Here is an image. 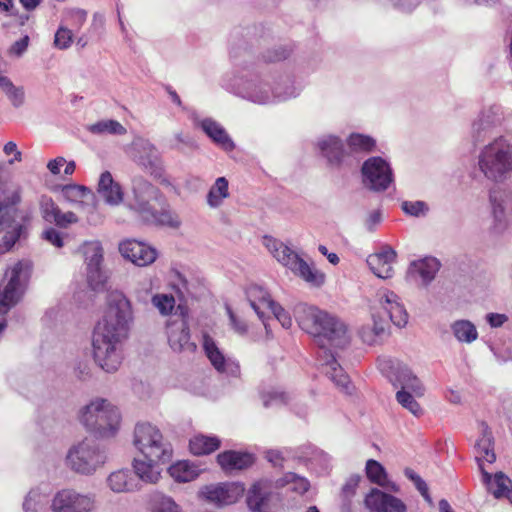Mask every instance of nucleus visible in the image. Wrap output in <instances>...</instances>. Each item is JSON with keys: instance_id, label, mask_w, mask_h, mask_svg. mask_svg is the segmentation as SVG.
<instances>
[{"instance_id": "a211bd4d", "label": "nucleus", "mask_w": 512, "mask_h": 512, "mask_svg": "<svg viewBox=\"0 0 512 512\" xmlns=\"http://www.w3.org/2000/svg\"><path fill=\"white\" fill-rule=\"evenodd\" d=\"M24 265L17 262L10 270V278L3 291L0 290V314H6L19 301L20 275Z\"/></svg>"}, {"instance_id": "de8ad7c7", "label": "nucleus", "mask_w": 512, "mask_h": 512, "mask_svg": "<svg viewBox=\"0 0 512 512\" xmlns=\"http://www.w3.org/2000/svg\"><path fill=\"white\" fill-rule=\"evenodd\" d=\"M72 43V31L65 26H59L54 36V46L59 50H66Z\"/></svg>"}, {"instance_id": "79ce46f5", "label": "nucleus", "mask_w": 512, "mask_h": 512, "mask_svg": "<svg viewBox=\"0 0 512 512\" xmlns=\"http://www.w3.org/2000/svg\"><path fill=\"white\" fill-rule=\"evenodd\" d=\"M92 133H109L114 135L126 134V128L116 120H102L90 126Z\"/></svg>"}, {"instance_id": "39448f33", "label": "nucleus", "mask_w": 512, "mask_h": 512, "mask_svg": "<svg viewBox=\"0 0 512 512\" xmlns=\"http://www.w3.org/2000/svg\"><path fill=\"white\" fill-rule=\"evenodd\" d=\"M264 245L273 256L284 266L288 267L296 275L313 287H320L325 282V274L305 262L296 252L284 243L265 236Z\"/></svg>"}, {"instance_id": "9b49d317", "label": "nucleus", "mask_w": 512, "mask_h": 512, "mask_svg": "<svg viewBox=\"0 0 512 512\" xmlns=\"http://www.w3.org/2000/svg\"><path fill=\"white\" fill-rule=\"evenodd\" d=\"M175 317V319L169 320L166 326L170 347L178 352H194L197 346L194 342L190 341L188 308L184 305H178Z\"/></svg>"}, {"instance_id": "ea45409f", "label": "nucleus", "mask_w": 512, "mask_h": 512, "mask_svg": "<svg viewBox=\"0 0 512 512\" xmlns=\"http://www.w3.org/2000/svg\"><path fill=\"white\" fill-rule=\"evenodd\" d=\"M351 152H371L375 147V140L370 136L353 133L347 139Z\"/></svg>"}, {"instance_id": "6e6d98bb", "label": "nucleus", "mask_w": 512, "mask_h": 512, "mask_svg": "<svg viewBox=\"0 0 512 512\" xmlns=\"http://www.w3.org/2000/svg\"><path fill=\"white\" fill-rule=\"evenodd\" d=\"M227 312L233 330L240 335L246 334L248 331L247 323L243 319L237 317L230 308L227 309Z\"/></svg>"}, {"instance_id": "e433bc0d", "label": "nucleus", "mask_w": 512, "mask_h": 512, "mask_svg": "<svg viewBox=\"0 0 512 512\" xmlns=\"http://www.w3.org/2000/svg\"><path fill=\"white\" fill-rule=\"evenodd\" d=\"M108 485L114 492H128L136 487L135 477L129 470H118L109 475Z\"/></svg>"}, {"instance_id": "5fc2aeb1", "label": "nucleus", "mask_w": 512, "mask_h": 512, "mask_svg": "<svg viewBox=\"0 0 512 512\" xmlns=\"http://www.w3.org/2000/svg\"><path fill=\"white\" fill-rule=\"evenodd\" d=\"M275 318L281 323V325L288 329L292 326V319L289 316V314L276 302L273 306L269 309Z\"/></svg>"}, {"instance_id": "b1692460", "label": "nucleus", "mask_w": 512, "mask_h": 512, "mask_svg": "<svg viewBox=\"0 0 512 512\" xmlns=\"http://www.w3.org/2000/svg\"><path fill=\"white\" fill-rule=\"evenodd\" d=\"M482 480L487 490L497 499L505 498L512 504V481L502 472L491 476L486 470L481 471Z\"/></svg>"}, {"instance_id": "f704fd0d", "label": "nucleus", "mask_w": 512, "mask_h": 512, "mask_svg": "<svg viewBox=\"0 0 512 512\" xmlns=\"http://www.w3.org/2000/svg\"><path fill=\"white\" fill-rule=\"evenodd\" d=\"M170 476L177 482H190L199 476L198 466L187 460L174 463L168 468Z\"/></svg>"}, {"instance_id": "c9c22d12", "label": "nucleus", "mask_w": 512, "mask_h": 512, "mask_svg": "<svg viewBox=\"0 0 512 512\" xmlns=\"http://www.w3.org/2000/svg\"><path fill=\"white\" fill-rule=\"evenodd\" d=\"M203 348L212 366L218 372H225L227 360L223 353L218 348V346L216 345L214 339L208 334L203 335Z\"/></svg>"}, {"instance_id": "f8f14e48", "label": "nucleus", "mask_w": 512, "mask_h": 512, "mask_svg": "<svg viewBox=\"0 0 512 512\" xmlns=\"http://www.w3.org/2000/svg\"><path fill=\"white\" fill-rule=\"evenodd\" d=\"M95 506L93 494L80 493L72 488L59 490L51 501L52 512H92Z\"/></svg>"}, {"instance_id": "bb28decb", "label": "nucleus", "mask_w": 512, "mask_h": 512, "mask_svg": "<svg viewBox=\"0 0 512 512\" xmlns=\"http://www.w3.org/2000/svg\"><path fill=\"white\" fill-rule=\"evenodd\" d=\"M481 436L475 444L476 461L481 471L485 470L484 463H493L496 460L493 437L491 431L484 424L481 425Z\"/></svg>"}, {"instance_id": "412c9836", "label": "nucleus", "mask_w": 512, "mask_h": 512, "mask_svg": "<svg viewBox=\"0 0 512 512\" xmlns=\"http://www.w3.org/2000/svg\"><path fill=\"white\" fill-rule=\"evenodd\" d=\"M217 463L221 469L231 474L234 471H241L251 467L254 464V456L248 452L227 450L217 455Z\"/></svg>"}, {"instance_id": "cd10ccee", "label": "nucleus", "mask_w": 512, "mask_h": 512, "mask_svg": "<svg viewBox=\"0 0 512 512\" xmlns=\"http://www.w3.org/2000/svg\"><path fill=\"white\" fill-rule=\"evenodd\" d=\"M271 495L269 485L264 481L254 483L247 494V505L252 512H268Z\"/></svg>"}, {"instance_id": "6ab92c4d", "label": "nucleus", "mask_w": 512, "mask_h": 512, "mask_svg": "<svg viewBox=\"0 0 512 512\" xmlns=\"http://www.w3.org/2000/svg\"><path fill=\"white\" fill-rule=\"evenodd\" d=\"M396 257V252L386 246L380 252L369 255L367 264L377 277L389 279L394 274L393 265L396 262Z\"/></svg>"}, {"instance_id": "f257e3e1", "label": "nucleus", "mask_w": 512, "mask_h": 512, "mask_svg": "<svg viewBox=\"0 0 512 512\" xmlns=\"http://www.w3.org/2000/svg\"><path fill=\"white\" fill-rule=\"evenodd\" d=\"M300 328L312 335L318 344L324 360L325 373L339 387L348 391L349 376L336 360L332 348H344L349 344L346 325L336 316L315 306L299 304L294 310Z\"/></svg>"}, {"instance_id": "7ed1b4c3", "label": "nucleus", "mask_w": 512, "mask_h": 512, "mask_svg": "<svg viewBox=\"0 0 512 512\" xmlns=\"http://www.w3.org/2000/svg\"><path fill=\"white\" fill-rule=\"evenodd\" d=\"M129 207L148 224L172 228L180 225L178 216L171 211L165 195L141 176L132 180Z\"/></svg>"}, {"instance_id": "338daca9", "label": "nucleus", "mask_w": 512, "mask_h": 512, "mask_svg": "<svg viewBox=\"0 0 512 512\" xmlns=\"http://www.w3.org/2000/svg\"><path fill=\"white\" fill-rule=\"evenodd\" d=\"M21 5L28 11L34 10L40 3L41 0H19Z\"/></svg>"}, {"instance_id": "aec40b11", "label": "nucleus", "mask_w": 512, "mask_h": 512, "mask_svg": "<svg viewBox=\"0 0 512 512\" xmlns=\"http://www.w3.org/2000/svg\"><path fill=\"white\" fill-rule=\"evenodd\" d=\"M441 267L438 259L434 257H425L413 261L408 268V277L422 285H427L436 276Z\"/></svg>"}, {"instance_id": "423d86ee", "label": "nucleus", "mask_w": 512, "mask_h": 512, "mask_svg": "<svg viewBox=\"0 0 512 512\" xmlns=\"http://www.w3.org/2000/svg\"><path fill=\"white\" fill-rule=\"evenodd\" d=\"M81 422L96 436L112 437L120 425V413L105 399H99L87 405L82 412Z\"/></svg>"}, {"instance_id": "052dcab7", "label": "nucleus", "mask_w": 512, "mask_h": 512, "mask_svg": "<svg viewBox=\"0 0 512 512\" xmlns=\"http://www.w3.org/2000/svg\"><path fill=\"white\" fill-rule=\"evenodd\" d=\"M28 44H29V37L26 35L24 37H22L20 40L16 41L12 47H11V51L20 56L28 47Z\"/></svg>"}, {"instance_id": "2eb2a0df", "label": "nucleus", "mask_w": 512, "mask_h": 512, "mask_svg": "<svg viewBox=\"0 0 512 512\" xmlns=\"http://www.w3.org/2000/svg\"><path fill=\"white\" fill-rule=\"evenodd\" d=\"M119 251L124 258L140 267L152 264L157 258L155 248L134 239L121 242Z\"/></svg>"}, {"instance_id": "393cba45", "label": "nucleus", "mask_w": 512, "mask_h": 512, "mask_svg": "<svg viewBox=\"0 0 512 512\" xmlns=\"http://www.w3.org/2000/svg\"><path fill=\"white\" fill-rule=\"evenodd\" d=\"M21 190L19 188L5 194L0 201V232L7 227H12L15 218L19 214L18 205L21 203Z\"/></svg>"}, {"instance_id": "58836bf2", "label": "nucleus", "mask_w": 512, "mask_h": 512, "mask_svg": "<svg viewBox=\"0 0 512 512\" xmlns=\"http://www.w3.org/2000/svg\"><path fill=\"white\" fill-rule=\"evenodd\" d=\"M452 331L459 342L472 343L478 337L475 325L468 320H458L452 325Z\"/></svg>"}, {"instance_id": "f3484780", "label": "nucleus", "mask_w": 512, "mask_h": 512, "mask_svg": "<svg viewBox=\"0 0 512 512\" xmlns=\"http://www.w3.org/2000/svg\"><path fill=\"white\" fill-rule=\"evenodd\" d=\"M503 111L500 106L492 105L484 108L473 122L472 133L476 141H482L494 128L501 125Z\"/></svg>"}, {"instance_id": "5701e85b", "label": "nucleus", "mask_w": 512, "mask_h": 512, "mask_svg": "<svg viewBox=\"0 0 512 512\" xmlns=\"http://www.w3.org/2000/svg\"><path fill=\"white\" fill-rule=\"evenodd\" d=\"M379 302L395 326L404 327L407 324L408 313L399 302L397 294L393 291L385 290L379 294Z\"/></svg>"}, {"instance_id": "9d476101", "label": "nucleus", "mask_w": 512, "mask_h": 512, "mask_svg": "<svg viewBox=\"0 0 512 512\" xmlns=\"http://www.w3.org/2000/svg\"><path fill=\"white\" fill-rule=\"evenodd\" d=\"M490 217L488 231L492 236L505 234L512 226V193L493 189L489 194Z\"/></svg>"}, {"instance_id": "13d9d810", "label": "nucleus", "mask_w": 512, "mask_h": 512, "mask_svg": "<svg viewBox=\"0 0 512 512\" xmlns=\"http://www.w3.org/2000/svg\"><path fill=\"white\" fill-rule=\"evenodd\" d=\"M3 151L6 155H10L11 153H14V159L9 160L10 164H13L15 161L20 162L22 161V153L17 149V145L13 141H9L4 145Z\"/></svg>"}, {"instance_id": "680f3d73", "label": "nucleus", "mask_w": 512, "mask_h": 512, "mask_svg": "<svg viewBox=\"0 0 512 512\" xmlns=\"http://www.w3.org/2000/svg\"><path fill=\"white\" fill-rule=\"evenodd\" d=\"M66 163V160L65 158L63 157H57L53 160H50L47 164V168L49 169V171L54 174V175H57L60 173V167L63 166L64 164Z\"/></svg>"}, {"instance_id": "dca6fc26", "label": "nucleus", "mask_w": 512, "mask_h": 512, "mask_svg": "<svg viewBox=\"0 0 512 512\" xmlns=\"http://www.w3.org/2000/svg\"><path fill=\"white\" fill-rule=\"evenodd\" d=\"M364 505L370 512H406V506L399 498L377 488H372L365 496Z\"/></svg>"}, {"instance_id": "0eeeda50", "label": "nucleus", "mask_w": 512, "mask_h": 512, "mask_svg": "<svg viewBox=\"0 0 512 512\" xmlns=\"http://www.w3.org/2000/svg\"><path fill=\"white\" fill-rule=\"evenodd\" d=\"M133 442L144 458H151L153 461H170L173 457L171 443L165 440L160 429L151 423L144 422L136 425Z\"/></svg>"}, {"instance_id": "c756f323", "label": "nucleus", "mask_w": 512, "mask_h": 512, "mask_svg": "<svg viewBox=\"0 0 512 512\" xmlns=\"http://www.w3.org/2000/svg\"><path fill=\"white\" fill-rule=\"evenodd\" d=\"M200 127L205 134L223 150L232 151L235 148L234 142L218 122L207 118L201 121Z\"/></svg>"}, {"instance_id": "4d7b16f0", "label": "nucleus", "mask_w": 512, "mask_h": 512, "mask_svg": "<svg viewBox=\"0 0 512 512\" xmlns=\"http://www.w3.org/2000/svg\"><path fill=\"white\" fill-rule=\"evenodd\" d=\"M289 54L290 50L280 47L279 49L267 51L263 57L266 62H277L286 59Z\"/></svg>"}, {"instance_id": "ddd939ff", "label": "nucleus", "mask_w": 512, "mask_h": 512, "mask_svg": "<svg viewBox=\"0 0 512 512\" xmlns=\"http://www.w3.org/2000/svg\"><path fill=\"white\" fill-rule=\"evenodd\" d=\"M363 182L374 191H384L393 181L389 164L381 157H371L362 165Z\"/></svg>"}, {"instance_id": "6e6552de", "label": "nucleus", "mask_w": 512, "mask_h": 512, "mask_svg": "<svg viewBox=\"0 0 512 512\" xmlns=\"http://www.w3.org/2000/svg\"><path fill=\"white\" fill-rule=\"evenodd\" d=\"M389 362L380 364L381 370L387 373V377L393 382V385L401 387L396 393L397 401L407 410L414 415L421 413L420 405L415 401L409 390L414 392L416 395H422V387L419 379L412 374L407 367H398L395 371L393 367L389 365Z\"/></svg>"}, {"instance_id": "09e8293b", "label": "nucleus", "mask_w": 512, "mask_h": 512, "mask_svg": "<svg viewBox=\"0 0 512 512\" xmlns=\"http://www.w3.org/2000/svg\"><path fill=\"white\" fill-rule=\"evenodd\" d=\"M21 231L22 225L17 224L15 227H13L12 231H8L5 233V235L2 238V241L0 242V255L12 249V247L19 240Z\"/></svg>"}, {"instance_id": "473e14b6", "label": "nucleus", "mask_w": 512, "mask_h": 512, "mask_svg": "<svg viewBox=\"0 0 512 512\" xmlns=\"http://www.w3.org/2000/svg\"><path fill=\"white\" fill-rule=\"evenodd\" d=\"M246 296L251 307L260 318L263 317V313L260 311L261 306L270 309L275 303V301L271 299L270 294L261 286L256 284H252L247 287Z\"/></svg>"}, {"instance_id": "4468645a", "label": "nucleus", "mask_w": 512, "mask_h": 512, "mask_svg": "<svg viewBox=\"0 0 512 512\" xmlns=\"http://www.w3.org/2000/svg\"><path fill=\"white\" fill-rule=\"evenodd\" d=\"M83 254L87 263V281L94 291L104 289L107 277L101 269L103 248L99 242L85 243Z\"/></svg>"}, {"instance_id": "bf43d9fd", "label": "nucleus", "mask_w": 512, "mask_h": 512, "mask_svg": "<svg viewBox=\"0 0 512 512\" xmlns=\"http://www.w3.org/2000/svg\"><path fill=\"white\" fill-rule=\"evenodd\" d=\"M486 318L490 326L494 328L502 326L507 321L506 315L498 313H489Z\"/></svg>"}, {"instance_id": "7c9ffc66", "label": "nucleus", "mask_w": 512, "mask_h": 512, "mask_svg": "<svg viewBox=\"0 0 512 512\" xmlns=\"http://www.w3.org/2000/svg\"><path fill=\"white\" fill-rule=\"evenodd\" d=\"M98 193L105 201L112 205H117L123 200V192L121 186L113 180L109 171H105L100 175L98 182Z\"/></svg>"}, {"instance_id": "e2e57ef3", "label": "nucleus", "mask_w": 512, "mask_h": 512, "mask_svg": "<svg viewBox=\"0 0 512 512\" xmlns=\"http://www.w3.org/2000/svg\"><path fill=\"white\" fill-rule=\"evenodd\" d=\"M266 457L274 466H282L284 461V458L279 451H268Z\"/></svg>"}, {"instance_id": "c03bdc74", "label": "nucleus", "mask_w": 512, "mask_h": 512, "mask_svg": "<svg viewBox=\"0 0 512 512\" xmlns=\"http://www.w3.org/2000/svg\"><path fill=\"white\" fill-rule=\"evenodd\" d=\"M152 304L158 309L160 314L166 316L172 313L176 301L173 295L156 294L152 297Z\"/></svg>"}, {"instance_id": "72a5a7b5", "label": "nucleus", "mask_w": 512, "mask_h": 512, "mask_svg": "<svg viewBox=\"0 0 512 512\" xmlns=\"http://www.w3.org/2000/svg\"><path fill=\"white\" fill-rule=\"evenodd\" d=\"M221 446V440L216 436L196 435L189 442L192 454L196 456L208 455Z\"/></svg>"}, {"instance_id": "8fccbe9b", "label": "nucleus", "mask_w": 512, "mask_h": 512, "mask_svg": "<svg viewBox=\"0 0 512 512\" xmlns=\"http://www.w3.org/2000/svg\"><path fill=\"white\" fill-rule=\"evenodd\" d=\"M39 205L41 216L46 222L50 221L53 215L57 213V210H59V206L49 196H42Z\"/></svg>"}, {"instance_id": "a18cd8bd", "label": "nucleus", "mask_w": 512, "mask_h": 512, "mask_svg": "<svg viewBox=\"0 0 512 512\" xmlns=\"http://www.w3.org/2000/svg\"><path fill=\"white\" fill-rule=\"evenodd\" d=\"M405 476L411 480L417 490L421 493L425 501L431 506H434V503L429 495L428 486L426 482L411 468H406L404 470Z\"/></svg>"}, {"instance_id": "3c124183", "label": "nucleus", "mask_w": 512, "mask_h": 512, "mask_svg": "<svg viewBox=\"0 0 512 512\" xmlns=\"http://www.w3.org/2000/svg\"><path fill=\"white\" fill-rule=\"evenodd\" d=\"M289 395L285 391H270L263 395V403L265 407H269L275 403L287 404L289 402Z\"/></svg>"}, {"instance_id": "4c0bfd02", "label": "nucleus", "mask_w": 512, "mask_h": 512, "mask_svg": "<svg viewBox=\"0 0 512 512\" xmlns=\"http://www.w3.org/2000/svg\"><path fill=\"white\" fill-rule=\"evenodd\" d=\"M229 197V183L225 177H219L207 194V203L210 207H219L223 200Z\"/></svg>"}, {"instance_id": "c85d7f7f", "label": "nucleus", "mask_w": 512, "mask_h": 512, "mask_svg": "<svg viewBox=\"0 0 512 512\" xmlns=\"http://www.w3.org/2000/svg\"><path fill=\"white\" fill-rule=\"evenodd\" d=\"M62 194L66 201L81 207H96L95 194L83 185L68 184L62 187Z\"/></svg>"}, {"instance_id": "a19ab883", "label": "nucleus", "mask_w": 512, "mask_h": 512, "mask_svg": "<svg viewBox=\"0 0 512 512\" xmlns=\"http://www.w3.org/2000/svg\"><path fill=\"white\" fill-rule=\"evenodd\" d=\"M366 475L370 482L379 486L387 483V473L384 467L376 460L370 459L366 463Z\"/></svg>"}, {"instance_id": "a878e982", "label": "nucleus", "mask_w": 512, "mask_h": 512, "mask_svg": "<svg viewBox=\"0 0 512 512\" xmlns=\"http://www.w3.org/2000/svg\"><path fill=\"white\" fill-rule=\"evenodd\" d=\"M318 147L328 163L332 166H341L348 156L342 140L336 136H328L320 140Z\"/></svg>"}, {"instance_id": "49530a36", "label": "nucleus", "mask_w": 512, "mask_h": 512, "mask_svg": "<svg viewBox=\"0 0 512 512\" xmlns=\"http://www.w3.org/2000/svg\"><path fill=\"white\" fill-rule=\"evenodd\" d=\"M79 221L77 215L72 212H62L61 209L57 210V213L48 221V223H54L57 227L66 229L72 224H76Z\"/></svg>"}, {"instance_id": "0e129e2a", "label": "nucleus", "mask_w": 512, "mask_h": 512, "mask_svg": "<svg viewBox=\"0 0 512 512\" xmlns=\"http://www.w3.org/2000/svg\"><path fill=\"white\" fill-rule=\"evenodd\" d=\"M295 483L297 484V487L294 489L297 490L299 493H305L309 490L310 484L309 482L304 478H298Z\"/></svg>"}, {"instance_id": "1a4fd4ad", "label": "nucleus", "mask_w": 512, "mask_h": 512, "mask_svg": "<svg viewBox=\"0 0 512 512\" xmlns=\"http://www.w3.org/2000/svg\"><path fill=\"white\" fill-rule=\"evenodd\" d=\"M105 461V452L91 439H85L73 446L67 455L71 469L86 475L94 473Z\"/></svg>"}, {"instance_id": "20e7f679", "label": "nucleus", "mask_w": 512, "mask_h": 512, "mask_svg": "<svg viewBox=\"0 0 512 512\" xmlns=\"http://www.w3.org/2000/svg\"><path fill=\"white\" fill-rule=\"evenodd\" d=\"M477 166L486 179L504 181L512 172V143L503 136L489 142L480 150Z\"/></svg>"}, {"instance_id": "4be33fe9", "label": "nucleus", "mask_w": 512, "mask_h": 512, "mask_svg": "<svg viewBox=\"0 0 512 512\" xmlns=\"http://www.w3.org/2000/svg\"><path fill=\"white\" fill-rule=\"evenodd\" d=\"M242 489L230 483H222L215 486H207L203 491L205 498L218 506L235 503L242 493Z\"/></svg>"}, {"instance_id": "69168bd1", "label": "nucleus", "mask_w": 512, "mask_h": 512, "mask_svg": "<svg viewBox=\"0 0 512 512\" xmlns=\"http://www.w3.org/2000/svg\"><path fill=\"white\" fill-rule=\"evenodd\" d=\"M356 487H357V481L350 480L349 482H347V483L343 486V492H344L347 496H349V495H353V494L355 493Z\"/></svg>"}, {"instance_id": "864d4df0", "label": "nucleus", "mask_w": 512, "mask_h": 512, "mask_svg": "<svg viewBox=\"0 0 512 512\" xmlns=\"http://www.w3.org/2000/svg\"><path fill=\"white\" fill-rule=\"evenodd\" d=\"M402 210L408 215L417 217L425 213L427 206L422 201H405L402 203Z\"/></svg>"}, {"instance_id": "37998d69", "label": "nucleus", "mask_w": 512, "mask_h": 512, "mask_svg": "<svg viewBox=\"0 0 512 512\" xmlns=\"http://www.w3.org/2000/svg\"><path fill=\"white\" fill-rule=\"evenodd\" d=\"M151 512H182L176 502L168 496L156 494L151 499Z\"/></svg>"}, {"instance_id": "f03ea898", "label": "nucleus", "mask_w": 512, "mask_h": 512, "mask_svg": "<svg viewBox=\"0 0 512 512\" xmlns=\"http://www.w3.org/2000/svg\"><path fill=\"white\" fill-rule=\"evenodd\" d=\"M132 321L130 301L121 292H112L102 319L93 331V356L106 372H115L121 364L119 346L128 337Z\"/></svg>"}, {"instance_id": "603ef678", "label": "nucleus", "mask_w": 512, "mask_h": 512, "mask_svg": "<svg viewBox=\"0 0 512 512\" xmlns=\"http://www.w3.org/2000/svg\"><path fill=\"white\" fill-rule=\"evenodd\" d=\"M42 238L57 248H62L64 246L62 233L53 227H49L44 230L42 233Z\"/></svg>"}, {"instance_id": "774afa93", "label": "nucleus", "mask_w": 512, "mask_h": 512, "mask_svg": "<svg viewBox=\"0 0 512 512\" xmlns=\"http://www.w3.org/2000/svg\"><path fill=\"white\" fill-rule=\"evenodd\" d=\"M168 94L170 95L172 101L177 105V106H181L182 105V101L179 97V95L176 93L175 90H173L171 87H167L166 88Z\"/></svg>"}, {"instance_id": "2f4dec72", "label": "nucleus", "mask_w": 512, "mask_h": 512, "mask_svg": "<svg viewBox=\"0 0 512 512\" xmlns=\"http://www.w3.org/2000/svg\"><path fill=\"white\" fill-rule=\"evenodd\" d=\"M144 460L135 459L133 468L139 479L147 483H156L161 475L160 465L170 461H153L151 458Z\"/></svg>"}]
</instances>
